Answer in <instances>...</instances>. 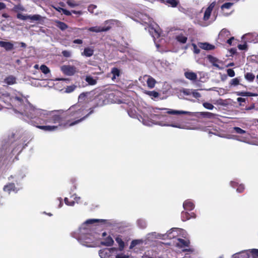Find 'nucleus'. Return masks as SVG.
Masks as SVG:
<instances>
[{
  "mask_svg": "<svg viewBox=\"0 0 258 258\" xmlns=\"http://www.w3.org/2000/svg\"><path fill=\"white\" fill-rule=\"evenodd\" d=\"M169 114H188L192 115L191 112L175 110L165 108H150L144 112L143 118V124L147 126L158 124L163 126H171L178 128L185 129V126L177 117L167 115Z\"/></svg>",
  "mask_w": 258,
  "mask_h": 258,
  "instance_id": "obj_2",
  "label": "nucleus"
},
{
  "mask_svg": "<svg viewBox=\"0 0 258 258\" xmlns=\"http://www.w3.org/2000/svg\"><path fill=\"white\" fill-rule=\"evenodd\" d=\"M232 258H249L248 249L234 253L232 255Z\"/></svg>",
  "mask_w": 258,
  "mask_h": 258,
  "instance_id": "obj_21",
  "label": "nucleus"
},
{
  "mask_svg": "<svg viewBox=\"0 0 258 258\" xmlns=\"http://www.w3.org/2000/svg\"><path fill=\"white\" fill-rule=\"evenodd\" d=\"M181 218L183 221L190 219L189 213L186 211H182L181 213Z\"/></svg>",
  "mask_w": 258,
  "mask_h": 258,
  "instance_id": "obj_35",
  "label": "nucleus"
},
{
  "mask_svg": "<svg viewBox=\"0 0 258 258\" xmlns=\"http://www.w3.org/2000/svg\"><path fill=\"white\" fill-rule=\"evenodd\" d=\"M61 70L64 74L68 76H73L78 72V69L74 66L71 65H64L61 67Z\"/></svg>",
  "mask_w": 258,
  "mask_h": 258,
  "instance_id": "obj_12",
  "label": "nucleus"
},
{
  "mask_svg": "<svg viewBox=\"0 0 258 258\" xmlns=\"http://www.w3.org/2000/svg\"><path fill=\"white\" fill-rule=\"evenodd\" d=\"M184 76L187 79L193 82H196L198 79L197 74L189 71H187L184 72Z\"/></svg>",
  "mask_w": 258,
  "mask_h": 258,
  "instance_id": "obj_20",
  "label": "nucleus"
},
{
  "mask_svg": "<svg viewBox=\"0 0 258 258\" xmlns=\"http://www.w3.org/2000/svg\"><path fill=\"white\" fill-rule=\"evenodd\" d=\"M22 188V186L17 185L13 181H9V183L4 186L3 190L5 192L9 194H10L11 192L17 193Z\"/></svg>",
  "mask_w": 258,
  "mask_h": 258,
  "instance_id": "obj_8",
  "label": "nucleus"
},
{
  "mask_svg": "<svg viewBox=\"0 0 258 258\" xmlns=\"http://www.w3.org/2000/svg\"><path fill=\"white\" fill-rule=\"evenodd\" d=\"M216 5V2H213L210 4L207 8L205 10L204 12V14L203 16V20L204 21H207L208 20L211 16L212 12Z\"/></svg>",
  "mask_w": 258,
  "mask_h": 258,
  "instance_id": "obj_14",
  "label": "nucleus"
},
{
  "mask_svg": "<svg viewBox=\"0 0 258 258\" xmlns=\"http://www.w3.org/2000/svg\"><path fill=\"white\" fill-rule=\"evenodd\" d=\"M183 207L186 211H191L195 207L194 203L191 200H186L183 203Z\"/></svg>",
  "mask_w": 258,
  "mask_h": 258,
  "instance_id": "obj_18",
  "label": "nucleus"
},
{
  "mask_svg": "<svg viewBox=\"0 0 258 258\" xmlns=\"http://www.w3.org/2000/svg\"><path fill=\"white\" fill-rule=\"evenodd\" d=\"M41 18V16L39 15H29V19L32 21H40Z\"/></svg>",
  "mask_w": 258,
  "mask_h": 258,
  "instance_id": "obj_42",
  "label": "nucleus"
},
{
  "mask_svg": "<svg viewBox=\"0 0 258 258\" xmlns=\"http://www.w3.org/2000/svg\"><path fill=\"white\" fill-rule=\"evenodd\" d=\"M13 136V138L18 140L12 143L11 145V153L14 155L22 151L25 146H26V144L25 143L27 141L28 139L26 135H23L20 137L18 134H15Z\"/></svg>",
  "mask_w": 258,
  "mask_h": 258,
  "instance_id": "obj_4",
  "label": "nucleus"
},
{
  "mask_svg": "<svg viewBox=\"0 0 258 258\" xmlns=\"http://www.w3.org/2000/svg\"><path fill=\"white\" fill-rule=\"evenodd\" d=\"M85 81L90 85H94L97 83V77H93L91 76H87L85 78Z\"/></svg>",
  "mask_w": 258,
  "mask_h": 258,
  "instance_id": "obj_28",
  "label": "nucleus"
},
{
  "mask_svg": "<svg viewBox=\"0 0 258 258\" xmlns=\"http://www.w3.org/2000/svg\"><path fill=\"white\" fill-rule=\"evenodd\" d=\"M73 42L76 44H82L83 41L82 40L78 39L74 40Z\"/></svg>",
  "mask_w": 258,
  "mask_h": 258,
  "instance_id": "obj_64",
  "label": "nucleus"
},
{
  "mask_svg": "<svg viewBox=\"0 0 258 258\" xmlns=\"http://www.w3.org/2000/svg\"><path fill=\"white\" fill-rule=\"evenodd\" d=\"M40 69L41 72L45 75H47L50 73V70L44 64L41 65L40 67Z\"/></svg>",
  "mask_w": 258,
  "mask_h": 258,
  "instance_id": "obj_37",
  "label": "nucleus"
},
{
  "mask_svg": "<svg viewBox=\"0 0 258 258\" xmlns=\"http://www.w3.org/2000/svg\"><path fill=\"white\" fill-rule=\"evenodd\" d=\"M147 83L148 87L150 88H153L155 86L156 81L153 78L148 76L147 80Z\"/></svg>",
  "mask_w": 258,
  "mask_h": 258,
  "instance_id": "obj_29",
  "label": "nucleus"
},
{
  "mask_svg": "<svg viewBox=\"0 0 258 258\" xmlns=\"http://www.w3.org/2000/svg\"><path fill=\"white\" fill-rule=\"evenodd\" d=\"M71 197L73 198V201H75V203H79V201L80 199V197L77 196L76 195H73Z\"/></svg>",
  "mask_w": 258,
  "mask_h": 258,
  "instance_id": "obj_61",
  "label": "nucleus"
},
{
  "mask_svg": "<svg viewBox=\"0 0 258 258\" xmlns=\"http://www.w3.org/2000/svg\"><path fill=\"white\" fill-rule=\"evenodd\" d=\"M234 3L228 2L225 3L221 6V9L224 13V11L226 10H229L233 6Z\"/></svg>",
  "mask_w": 258,
  "mask_h": 258,
  "instance_id": "obj_30",
  "label": "nucleus"
},
{
  "mask_svg": "<svg viewBox=\"0 0 258 258\" xmlns=\"http://www.w3.org/2000/svg\"><path fill=\"white\" fill-rule=\"evenodd\" d=\"M193 89H183L181 92L186 96H191Z\"/></svg>",
  "mask_w": 258,
  "mask_h": 258,
  "instance_id": "obj_43",
  "label": "nucleus"
},
{
  "mask_svg": "<svg viewBox=\"0 0 258 258\" xmlns=\"http://www.w3.org/2000/svg\"><path fill=\"white\" fill-rule=\"evenodd\" d=\"M147 30L152 36L153 38L154 43L157 48L159 47L160 44H159V41L157 40V39L159 38L160 34L158 30L152 27L149 26L147 28Z\"/></svg>",
  "mask_w": 258,
  "mask_h": 258,
  "instance_id": "obj_11",
  "label": "nucleus"
},
{
  "mask_svg": "<svg viewBox=\"0 0 258 258\" xmlns=\"http://www.w3.org/2000/svg\"><path fill=\"white\" fill-rule=\"evenodd\" d=\"M256 38L255 34L248 33L242 37V39L245 43L254 42Z\"/></svg>",
  "mask_w": 258,
  "mask_h": 258,
  "instance_id": "obj_17",
  "label": "nucleus"
},
{
  "mask_svg": "<svg viewBox=\"0 0 258 258\" xmlns=\"http://www.w3.org/2000/svg\"><path fill=\"white\" fill-rule=\"evenodd\" d=\"M239 95L241 96H256V94H253L250 93H245V92H241V93H240V94H239Z\"/></svg>",
  "mask_w": 258,
  "mask_h": 258,
  "instance_id": "obj_58",
  "label": "nucleus"
},
{
  "mask_svg": "<svg viewBox=\"0 0 258 258\" xmlns=\"http://www.w3.org/2000/svg\"><path fill=\"white\" fill-rule=\"evenodd\" d=\"M208 58L209 61L214 67H216L217 68H218L219 70H221L222 69L219 66V63H220L221 62V61L220 60H219L218 58H217L216 57L213 56L212 55H209Z\"/></svg>",
  "mask_w": 258,
  "mask_h": 258,
  "instance_id": "obj_23",
  "label": "nucleus"
},
{
  "mask_svg": "<svg viewBox=\"0 0 258 258\" xmlns=\"http://www.w3.org/2000/svg\"><path fill=\"white\" fill-rule=\"evenodd\" d=\"M0 46L4 48L7 51H10L14 48V45L10 42L2 41Z\"/></svg>",
  "mask_w": 258,
  "mask_h": 258,
  "instance_id": "obj_25",
  "label": "nucleus"
},
{
  "mask_svg": "<svg viewBox=\"0 0 258 258\" xmlns=\"http://www.w3.org/2000/svg\"><path fill=\"white\" fill-rule=\"evenodd\" d=\"M239 84V80L238 78H236L231 80L230 85L231 86H237Z\"/></svg>",
  "mask_w": 258,
  "mask_h": 258,
  "instance_id": "obj_50",
  "label": "nucleus"
},
{
  "mask_svg": "<svg viewBox=\"0 0 258 258\" xmlns=\"http://www.w3.org/2000/svg\"><path fill=\"white\" fill-rule=\"evenodd\" d=\"M149 96H152L154 98H157L159 96V93L157 92L152 91H148L147 93Z\"/></svg>",
  "mask_w": 258,
  "mask_h": 258,
  "instance_id": "obj_51",
  "label": "nucleus"
},
{
  "mask_svg": "<svg viewBox=\"0 0 258 258\" xmlns=\"http://www.w3.org/2000/svg\"><path fill=\"white\" fill-rule=\"evenodd\" d=\"M182 231V230H181L180 229L177 228H171L169 231H168L165 234L163 235L162 236H163V237H164V238H169L171 239V238H173L176 236V235L175 234L171 235V234L172 233H174L175 232H176V233H177V231Z\"/></svg>",
  "mask_w": 258,
  "mask_h": 258,
  "instance_id": "obj_22",
  "label": "nucleus"
},
{
  "mask_svg": "<svg viewBox=\"0 0 258 258\" xmlns=\"http://www.w3.org/2000/svg\"><path fill=\"white\" fill-rule=\"evenodd\" d=\"M112 20L106 21L104 25V26H94L91 27L88 29V30L91 32L99 33L104 31H106L110 29L111 28L110 25L112 24Z\"/></svg>",
  "mask_w": 258,
  "mask_h": 258,
  "instance_id": "obj_6",
  "label": "nucleus"
},
{
  "mask_svg": "<svg viewBox=\"0 0 258 258\" xmlns=\"http://www.w3.org/2000/svg\"><path fill=\"white\" fill-rule=\"evenodd\" d=\"M234 40V37H231L229 39H228L226 41V42L229 45H232V42Z\"/></svg>",
  "mask_w": 258,
  "mask_h": 258,
  "instance_id": "obj_60",
  "label": "nucleus"
},
{
  "mask_svg": "<svg viewBox=\"0 0 258 258\" xmlns=\"http://www.w3.org/2000/svg\"><path fill=\"white\" fill-rule=\"evenodd\" d=\"M141 241L140 240H133L132 242L131 243L130 246V249H132L136 245L140 244L141 243Z\"/></svg>",
  "mask_w": 258,
  "mask_h": 258,
  "instance_id": "obj_48",
  "label": "nucleus"
},
{
  "mask_svg": "<svg viewBox=\"0 0 258 258\" xmlns=\"http://www.w3.org/2000/svg\"><path fill=\"white\" fill-rule=\"evenodd\" d=\"M227 75L230 77H233L235 76L234 71L232 69H229L227 70Z\"/></svg>",
  "mask_w": 258,
  "mask_h": 258,
  "instance_id": "obj_56",
  "label": "nucleus"
},
{
  "mask_svg": "<svg viewBox=\"0 0 258 258\" xmlns=\"http://www.w3.org/2000/svg\"><path fill=\"white\" fill-rule=\"evenodd\" d=\"M106 232H103L101 235V238L98 236V239H101V241L100 243L102 245L106 246H111L114 242V241L112 239V238L110 236L108 235Z\"/></svg>",
  "mask_w": 258,
  "mask_h": 258,
  "instance_id": "obj_10",
  "label": "nucleus"
},
{
  "mask_svg": "<svg viewBox=\"0 0 258 258\" xmlns=\"http://www.w3.org/2000/svg\"><path fill=\"white\" fill-rule=\"evenodd\" d=\"M230 35L231 34L229 30L225 28L223 29L219 33L217 42L220 43L225 42Z\"/></svg>",
  "mask_w": 258,
  "mask_h": 258,
  "instance_id": "obj_13",
  "label": "nucleus"
},
{
  "mask_svg": "<svg viewBox=\"0 0 258 258\" xmlns=\"http://www.w3.org/2000/svg\"><path fill=\"white\" fill-rule=\"evenodd\" d=\"M14 9L16 11H24L25 10V8L22 6H21L20 5L15 6L14 7Z\"/></svg>",
  "mask_w": 258,
  "mask_h": 258,
  "instance_id": "obj_57",
  "label": "nucleus"
},
{
  "mask_svg": "<svg viewBox=\"0 0 258 258\" xmlns=\"http://www.w3.org/2000/svg\"><path fill=\"white\" fill-rule=\"evenodd\" d=\"M26 170L21 169L9 177V181H13L17 185L22 186V181L26 176Z\"/></svg>",
  "mask_w": 258,
  "mask_h": 258,
  "instance_id": "obj_5",
  "label": "nucleus"
},
{
  "mask_svg": "<svg viewBox=\"0 0 258 258\" xmlns=\"http://www.w3.org/2000/svg\"><path fill=\"white\" fill-rule=\"evenodd\" d=\"M116 242L118 244L119 249L122 250L124 247V242L120 237H116L115 239Z\"/></svg>",
  "mask_w": 258,
  "mask_h": 258,
  "instance_id": "obj_41",
  "label": "nucleus"
},
{
  "mask_svg": "<svg viewBox=\"0 0 258 258\" xmlns=\"http://www.w3.org/2000/svg\"><path fill=\"white\" fill-rule=\"evenodd\" d=\"M55 23L56 26L62 31L66 30L68 27L66 23L61 21H57Z\"/></svg>",
  "mask_w": 258,
  "mask_h": 258,
  "instance_id": "obj_31",
  "label": "nucleus"
},
{
  "mask_svg": "<svg viewBox=\"0 0 258 258\" xmlns=\"http://www.w3.org/2000/svg\"><path fill=\"white\" fill-rule=\"evenodd\" d=\"M191 96L195 98H199L201 97L200 93H199L196 90H192Z\"/></svg>",
  "mask_w": 258,
  "mask_h": 258,
  "instance_id": "obj_52",
  "label": "nucleus"
},
{
  "mask_svg": "<svg viewBox=\"0 0 258 258\" xmlns=\"http://www.w3.org/2000/svg\"><path fill=\"white\" fill-rule=\"evenodd\" d=\"M249 257L251 255L252 258H258V249H248Z\"/></svg>",
  "mask_w": 258,
  "mask_h": 258,
  "instance_id": "obj_32",
  "label": "nucleus"
},
{
  "mask_svg": "<svg viewBox=\"0 0 258 258\" xmlns=\"http://www.w3.org/2000/svg\"><path fill=\"white\" fill-rule=\"evenodd\" d=\"M96 9V6L94 5H91L88 7V11L91 13H95L96 14V13H95L94 10Z\"/></svg>",
  "mask_w": 258,
  "mask_h": 258,
  "instance_id": "obj_54",
  "label": "nucleus"
},
{
  "mask_svg": "<svg viewBox=\"0 0 258 258\" xmlns=\"http://www.w3.org/2000/svg\"><path fill=\"white\" fill-rule=\"evenodd\" d=\"M120 74V71L119 69L116 68H113L108 76L111 78L113 81L117 82L118 80Z\"/></svg>",
  "mask_w": 258,
  "mask_h": 258,
  "instance_id": "obj_15",
  "label": "nucleus"
},
{
  "mask_svg": "<svg viewBox=\"0 0 258 258\" xmlns=\"http://www.w3.org/2000/svg\"><path fill=\"white\" fill-rule=\"evenodd\" d=\"M117 248H104L99 251V254L101 258H113L116 254Z\"/></svg>",
  "mask_w": 258,
  "mask_h": 258,
  "instance_id": "obj_7",
  "label": "nucleus"
},
{
  "mask_svg": "<svg viewBox=\"0 0 258 258\" xmlns=\"http://www.w3.org/2000/svg\"><path fill=\"white\" fill-rule=\"evenodd\" d=\"M203 105L205 108L209 110H213L214 108V106L212 104L208 102L203 103Z\"/></svg>",
  "mask_w": 258,
  "mask_h": 258,
  "instance_id": "obj_44",
  "label": "nucleus"
},
{
  "mask_svg": "<svg viewBox=\"0 0 258 258\" xmlns=\"http://www.w3.org/2000/svg\"><path fill=\"white\" fill-rule=\"evenodd\" d=\"M67 4L72 8H74L79 5V3L75 1L74 0H67Z\"/></svg>",
  "mask_w": 258,
  "mask_h": 258,
  "instance_id": "obj_38",
  "label": "nucleus"
},
{
  "mask_svg": "<svg viewBox=\"0 0 258 258\" xmlns=\"http://www.w3.org/2000/svg\"><path fill=\"white\" fill-rule=\"evenodd\" d=\"M245 79L249 82H252L255 78L254 75L251 73H247L244 75Z\"/></svg>",
  "mask_w": 258,
  "mask_h": 258,
  "instance_id": "obj_36",
  "label": "nucleus"
},
{
  "mask_svg": "<svg viewBox=\"0 0 258 258\" xmlns=\"http://www.w3.org/2000/svg\"><path fill=\"white\" fill-rule=\"evenodd\" d=\"M109 222L104 219H91L84 222L76 231L72 232L71 235L84 246L93 247L95 242L98 240V234H93L92 229L93 226L105 225Z\"/></svg>",
  "mask_w": 258,
  "mask_h": 258,
  "instance_id": "obj_3",
  "label": "nucleus"
},
{
  "mask_svg": "<svg viewBox=\"0 0 258 258\" xmlns=\"http://www.w3.org/2000/svg\"><path fill=\"white\" fill-rule=\"evenodd\" d=\"M137 224L139 227L141 228H144L146 227L147 224L145 220L139 219L137 221Z\"/></svg>",
  "mask_w": 258,
  "mask_h": 258,
  "instance_id": "obj_39",
  "label": "nucleus"
},
{
  "mask_svg": "<svg viewBox=\"0 0 258 258\" xmlns=\"http://www.w3.org/2000/svg\"><path fill=\"white\" fill-rule=\"evenodd\" d=\"M58 12L60 13H62L67 16H70L72 14V11L70 12L63 8H60V10H58Z\"/></svg>",
  "mask_w": 258,
  "mask_h": 258,
  "instance_id": "obj_49",
  "label": "nucleus"
},
{
  "mask_svg": "<svg viewBox=\"0 0 258 258\" xmlns=\"http://www.w3.org/2000/svg\"><path fill=\"white\" fill-rule=\"evenodd\" d=\"M76 87H77V86L76 85H71V86H67L65 88L64 92L66 93H71V92H73L75 90Z\"/></svg>",
  "mask_w": 258,
  "mask_h": 258,
  "instance_id": "obj_40",
  "label": "nucleus"
},
{
  "mask_svg": "<svg viewBox=\"0 0 258 258\" xmlns=\"http://www.w3.org/2000/svg\"><path fill=\"white\" fill-rule=\"evenodd\" d=\"M176 246L179 248H183L184 247L188 246L189 244V241L187 239H183L181 238H177L175 241Z\"/></svg>",
  "mask_w": 258,
  "mask_h": 258,
  "instance_id": "obj_16",
  "label": "nucleus"
},
{
  "mask_svg": "<svg viewBox=\"0 0 258 258\" xmlns=\"http://www.w3.org/2000/svg\"><path fill=\"white\" fill-rule=\"evenodd\" d=\"M246 43H245L244 44H239L238 46V48L240 50H245L247 48Z\"/></svg>",
  "mask_w": 258,
  "mask_h": 258,
  "instance_id": "obj_59",
  "label": "nucleus"
},
{
  "mask_svg": "<svg viewBox=\"0 0 258 258\" xmlns=\"http://www.w3.org/2000/svg\"><path fill=\"white\" fill-rule=\"evenodd\" d=\"M151 108H148L144 109V111L142 112V115H138L137 112V108L136 107L131 108L128 111V114L129 116L132 118H137L140 121L143 122V118L144 117V112H147V110L150 109Z\"/></svg>",
  "mask_w": 258,
  "mask_h": 258,
  "instance_id": "obj_9",
  "label": "nucleus"
},
{
  "mask_svg": "<svg viewBox=\"0 0 258 258\" xmlns=\"http://www.w3.org/2000/svg\"><path fill=\"white\" fill-rule=\"evenodd\" d=\"M230 185L232 187L236 188V191L239 193L242 192L245 188L243 184H239L237 181H231Z\"/></svg>",
  "mask_w": 258,
  "mask_h": 258,
  "instance_id": "obj_19",
  "label": "nucleus"
},
{
  "mask_svg": "<svg viewBox=\"0 0 258 258\" xmlns=\"http://www.w3.org/2000/svg\"><path fill=\"white\" fill-rule=\"evenodd\" d=\"M227 138L237 140L238 141L243 142H245V141L246 140V138H245V137H242L241 138H238L236 136H230V137H227Z\"/></svg>",
  "mask_w": 258,
  "mask_h": 258,
  "instance_id": "obj_46",
  "label": "nucleus"
},
{
  "mask_svg": "<svg viewBox=\"0 0 258 258\" xmlns=\"http://www.w3.org/2000/svg\"><path fill=\"white\" fill-rule=\"evenodd\" d=\"M199 45L201 48L207 50H213L215 48L214 45L207 42L200 43Z\"/></svg>",
  "mask_w": 258,
  "mask_h": 258,
  "instance_id": "obj_26",
  "label": "nucleus"
},
{
  "mask_svg": "<svg viewBox=\"0 0 258 258\" xmlns=\"http://www.w3.org/2000/svg\"><path fill=\"white\" fill-rule=\"evenodd\" d=\"M200 114L203 117L208 118H214L216 115L215 114H214L211 112H200Z\"/></svg>",
  "mask_w": 258,
  "mask_h": 258,
  "instance_id": "obj_34",
  "label": "nucleus"
},
{
  "mask_svg": "<svg viewBox=\"0 0 258 258\" xmlns=\"http://www.w3.org/2000/svg\"><path fill=\"white\" fill-rule=\"evenodd\" d=\"M86 96V94L85 93H81L79 96V100L81 101L82 99H83Z\"/></svg>",
  "mask_w": 258,
  "mask_h": 258,
  "instance_id": "obj_62",
  "label": "nucleus"
},
{
  "mask_svg": "<svg viewBox=\"0 0 258 258\" xmlns=\"http://www.w3.org/2000/svg\"><path fill=\"white\" fill-rule=\"evenodd\" d=\"M72 13H73V14H76V15H81L83 13L82 11H72Z\"/></svg>",
  "mask_w": 258,
  "mask_h": 258,
  "instance_id": "obj_63",
  "label": "nucleus"
},
{
  "mask_svg": "<svg viewBox=\"0 0 258 258\" xmlns=\"http://www.w3.org/2000/svg\"><path fill=\"white\" fill-rule=\"evenodd\" d=\"M176 40L182 43H185L187 41V37L183 34H179L176 37Z\"/></svg>",
  "mask_w": 258,
  "mask_h": 258,
  "instance_id": "obj_33",
  "label": "nucleus"
},
{
  "mask_svg": "<svg viewBox=\"0 0 258 258\" xmlns=\"http://www.w3.org/2000/svg\"><path fill=\"white\" fill-rule=\"evenodd\" d=\"M4 82L8 85H12L16 84L17 78L13 75H10L6 77Z\"/></svg>",
  "mask_w": 258,
  "mask_h": 258,
  "instance_id": "obj_24",
  "label": "nucleus"
},
{
  "mask_svg": "<svg viewBox=\"0 0 258 258\" xmlns=\"http://www.w3.org/2000/svg\"><path fill=\"white\" fill-rule=\"evenodd\" d=\"M0 100L8 106H15L20 108L19 110L14 109L18 117L47 132L74 125L93 112V110H91L86 114V110L80 104L72 106L66 111L41 109L33 106L21 93L16 91L11 95L7 92H1Z\"/></svg>",
  "mask_w": 258,
  "mask_h": 258,
  "instance_id": "obj_1",
  "label": "nucleus"
},
{
  "mask_svg": "<svg viewBox=\"0 0 258 258\" xmlns=\"http://www.w3.org/2000/svg\"><path fill=\"white\" fill-rule=\"evenodd\" d=\"M17 17L19 19L22 20H26L29 19V15H24L21 13H18L17 14Z\"/></svg>",
  "mask_w": 258,
  "mask_h": 258,
  "instance_id": "obj_47",
  "label": "nucleus"
},
{
  "mask_svg": "<svg viewBox=\"0 0 258 258\" xmlns=\"http://www.w3.org/2000/svg\"><path fill=\"white\" fill-rule=\"evenodd\" d=\"M233 129L236 133L238 134H244L246 133L245 131L241 129L239 127H234Z\"/></svg>",
  "mask_w": 258,
  "mask_h": 258,
  "instance_id": "obj_45",
  "label": "nucleus"
},
{
  "mask_svg": "<svg viewBox=\"0 0 258 258\" xmlns=\"http://www.w3.org/2000/svg\"><path fill=\"white\" fill-rule=\"evenodd\" d=\"M65 204L69 206H74L75 205V201L70 202L68 198H65L64 199Z\"/></svg>",
  "mask_w": 258,
  "mask_h": 258,
  "instance_id": "obj_53",
  "label": "nucleus"
},
{
  "mask_svg": "<svg viewBox=\"0 0 258 258\" xmlns=\"http://www.w3.org/2000/svg\"><path fill=\"white\" fill-rule=\"evenodd\" d=\"M94 50L91 47H86L84 49V51L82 52V55L86 57H90L93 55Z\"/></svg>",
  "mask_w": 258,
  "mask_h": 258,
  "instance_id": "obj_27",
  "label": "nucleus"
},
{
  "mask_svg": "<svg viewBox=\"0 0 258 258\" xmlns=\"http://www.w3.org/2000/svg\"><path fill=\"white\" fill-rule=\"evenodd\" d=\"M62 54L64 57H69L71 56L72 53L70 51L63 50L62 51Z\"/></svg>",
  "mask_w": 258,
  "mask_h": 258,
  "instance_id": "obj_55",
  "label": "nucleus"
}]
</instances>
